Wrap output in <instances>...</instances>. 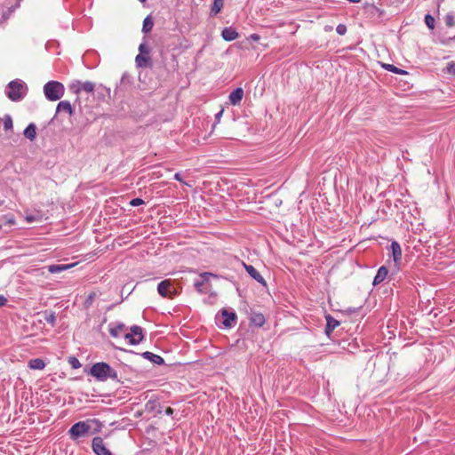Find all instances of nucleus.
<instances>
[{
    "instance_id": "obj_46",
    "label": "nucleus",
    "mask_w": 455,
    "mask_h": 455,
    "mask_svg": "<svg viewBox=\"0 0 455 455\" xmlns=\"http://www.w3.org/2000/svg\"><path fill=\"white\" fill-rule=\"evenodd\" d=\"M347 1L350 3H353V4H357L360 2V0H347Z\"/></svg>"
},
{
    "instance_id": "obj_26",
    "label": "nucleus",
    "mask_w": 455,
    "mask_h": 455,
    "mask_svg": "<svg viewBox=\"0 0 455 455\" xmlns=\"http://www.w3.org/2000/svg\"><path fill=\"white\" fill-rule=\"evenodd\" d=\"M154 26L153 20L150 15L147 16L143 20L142 32L144 34L149 33Z\"/></svg>"
},
{
    "instance_id": "obj_16",
    "label": "nucleus",
    "mask_w": 455,
    "mask_h": 455,
    "mask_svg": "<svg viewBox=\"0 0 455 455\" xmlns=\"http://www.w3.org/2000/svg\"><path fill=\"white\" fill-rule=\"evenodd\" d=\"M97 93V99L100 100H106L107 99H110L111 90L108 87L104 86L103 84H99L95 88Z\"/></svg>"
},
{
    "instance_id": "obj_22",
    "label": "nucleus",
    "mask_w": 455,
    "mask_h": 455,
    "mask_svg": "<svg viewBox=\"0 0 455 455\" xmlns=\"http://www.w3.org/2000/svg\"><path fill=\"white\" fill-rule=\"evenodd\" d=\"M125 329V325L123 323H117L116 324L110 323L109 324V334L112 337H118L120 333Z\"/></svg>"
},
{
    "instance_id": "obj_27",
    "label": "nucleus",
    "mask_w": 455,
    "mask_h": 455,
    "mask_svg": "<svg viewBox=\"0 0 455 455\" xmlns=\"http://www.w3.org/2000/svg\"><path fill=\"white\" fill-rule=\"evenodd\" d=\"M382 67H383L386 70H387V71H389V72H392V73H394V74H398V75H407V74H408V72H407V71H405V70H403V69H401V68H399L395 67V65H393V64H383V65H382Z\"/></svg>"
},
{
    "instance_id": "obj_10",
    "label": "nucleus",
    "mask_w": 455,
    "mask_h": 455,
    "mask_svg": "<svg viewBox=\"0 0 455 455\" xmlns=\"http://www.w3.org/2000/svg\"><path fill=\"white\" fill-rule=\"evenodd\" d=\"M388 273H389L388 268L386 266H381L377 271V274L373 279L372 284L374 286L379 285L387 277H388L389 281L392 280L394 272H392L390 275H388Z\"/></svg>"
},
{
    "instance_id": "obj_21",
    "label": "nucleus",
    "mask_w": 455,
    "mask_h": 455,
    "mask_svg": "<svg viewBox=\"0 0 455 455\" xmlns=\"http://www.w3.org/2000/svg\"><path fill=\"white\" fill-rule=\"evenodd\" d=\"M61 111H65L69 116H73V114H74V109H73L70 102L68 100H62V101L59 102V104L57 105L56 115Z\"/></svg>"
},
{
    "instance_id": "obj_45",
    "label": "nucleus",
    "mask_w": 455,
    "mask_h": 455,
    "mask_svg": "<svg viewBox=\"0 0 455 455\" xmlns=\"http://www.w3.org/2000/svg\"><path fill=\"white\" fill-rule=\"evenodd\" d=\"M156 411L157 414H161L162 413V406L160 405V407H157V409Z\"/></svg>"
},
{
    "instance_id": "obj_18",
    "label": "nucleus",
    "mask_w": 455,
    "mask_h": 455,
    "mask_svg": "<svg viewBox=\"0 0 455 455\" xmlns=\"http://www.w3.org/2000/svg\"><path fill=\"white\" fill-rule=\"evenodd\" d=\"M141 356L143 358L150 361L154 364H157V365L164 364V358L162 356L158 355H156V354L152 353V352H149V351L143 352L141 354Z\"/></svg>"
},
{
    "instance_id": "obj_32",
    "label": "nucleus",
    "mask_w": 455,
    "mask_h": 455,
    "mask_svg": "<svg viewBox=\"0 0 455 455\" xmlns=\"http://www.w3.org/2000/svg\"><path fill=\"white\" fill-rule=\"evenodd\" d=\"M139 54H144V55H149L150 53V48L147 44L146 38L144 37V42H142L139 46Z\"/></svg>"
},
{
    "instance_id": "obj_12",
    "label": "nucleus",
    "mask_w": 455,
    "mask_h": 455,
    "mask_svg": "<svg viewBox=\"0 0 455 455\" xmlns=\"http://www.w3.org/2000/svg\"><path fill=\"white\" fill-rule=\"evenodd\" d=\"M243 267L245 268L248 275L257 281L259 283L262 284L263 286H267V283L263 276L259 274V272L251 265H247L244 262H242Z\"/></svg>"
},
{
    "instance_id": "obj_13",
    "label": "nucleus",
    "mask_w": 455,
    "mask_h": 455,
    "mask_svg": "<svg viewBox=\"0 0 455 455\" xmlns=\"http://www.w3.org/2000/svg\"><path fill=\"white\" fill-rule=\"evenodd\" d=\"M221 315L223 317L222 324L226 328H230L235 324L237 316L235 312H228L224 308L221 310Z\"/></svg>"
},
{
    "instance_id": "obj_29",
    "label": "nucleus",
    "mask_w": 455,
    "mask_h": 455,
    "mask_svg": "<svg viewBox=\"0 0 455 455\" xmlns=\"http://www.w3.org/2000/svg\"><path fill=\"white\" fill-rule=\"evenodd\" d=\"M44 320L46 323H50L52 326H54L56 323V315L52 311L45 310L44 312Z\"/></svg>"
},
{
    "instance_id": "obj_1",
    "label": "nucleus",
    "mask_w": 455,
    "mask_h": 455,
    "mask_svg": "<svg viewBox=\"0 0 455 455\" xmlns=\"http://www.w3.org/2000/svg\"><path fill=\"white\" fill-rule=\"evenodd\" d=\"M103 424L98 419H90L75 423L68 429V435L72 440H77L87 435H94L101 431Z\"/></svg>"
},
{
    "instance_id": "obj_48",
    "label": "nucleus",
    "mask_w": 455,
    "mask_h": 455,
    "mask_svg": "<svg viewBox=\"0 0 455 455\" xmlns=\"http://www.w3.org/2000/svg\"><path fill=\"white\" fill-rule=\"evenodd\" d=\"M139 1H140V2H141V3H144V2H146L147 0H139Z\"/></svg>"
},
{
    "instance_id": "obj_39",
    "label": "nucleus",
    "mask_w": 455,
    "mask_h": 455,
    "mask_svg": "<svg viewBox=\"0 0 455 455\" xmlns=\"http://www.w3.org/2000/svg\"><path fill=\"white\" fill-rule=\"evenodd\" d=\"M144 204V201L141 198L136 197L131 200L130 204L132 206H140Z\"/></svg>"
},
{
    "instance_id": "obj_6",
    "label": "nucleus",
    "mask_w": 455,
    "mask_h": 455,
    "mask_svg": "<svg viewBox=\"0 0 455 455\" xmlns=\"http://www.w3.org/2000/svg\"><path fill=\"white\" fill-rule=\"evenodd\" d=\"M124 339L132 346L140 344L145 339L143 329L139 325H132L130 328V332L124 334Z\"/></svg>"
},
{
    "instance_id": "obj_34",
    "label": "nucleus",
    "mask_w": 455,
    "mask_h": 455,
    "mask_svg": "<svg viewBox=\"0 0 455 455\" xmlns=\"http://www.w3.org/2000/svg\"><path fill=\"white\" fill-rule=\"evenodd\" d=\"M4 131L12 130V119L11 116L6 115L4 119Z\"/></svg>"
},
{
    "instance_id": "obj_9",
    "label": "nucleus",
    "mask_w": 455,
    "mask_h": 455,
    "mask_svg": "<svg viewBox=\"0 0 455 455\" xmlns=\"http://www.w3.org/2000/svg\"><path fill=\"white\" fill-rule=\"evenodd\" d=\"M92 449L96 455H111V451L105 445L100 436H95L92 441Z\"/></svg>"
},
{
    "instance_id": "obj_33",
    "label": "nucleus",
    "mask_w": 455,
    "mask_h": 455,
    "mask_svg": "<svg viewBox=\"0 0 455 455\" xmlns=\"http://www.w3.org/2000/svg\"><path fill=\"white\" fill-rule=\"evenodd\" d=\"M96 297H97L96 292H94V291L90 292L88 294L87 298L85 299L84 307L89 308L92 305Z\"/></svg>"
},
{
    "instance_id": "obj_38",
    "label": "nucleus",
    "mask_w": 455,
    "mask_h": 455,
    "mask_svg": "<svg viewBox=\"0 0 455 455\" xmlns=\"http://www.w3.org/2000/svg\"><path fill=\"white\" fill-rule=\"evenodd\" d=\"M336 32L340 35V36H343L347 33V27L346 25L344 24H339L336 28Z\"/></svg>"
},
{
    "instance_id": "obj_47",
    "label": "nucleus",
    "mask_w": 455,
    "mask_h": 455,
    "mask_svg": "<svg viewBox=\"0 0 455 455\" xmlns=\"http://www.w3.org/2000/svg\"><path fill=\"white\" fill-rule=\"evenodd\" d=\"M56 116L57 115L55 114L54 117L52 120H50V123H52V120L56 117Z\"/></svg>"
},
{
    "instance_id": "obj_35",
    "label": "nucleus",
    "mask_w": 455,
    "mask_h": 455,
    "mask_svg": "<svg viewBox=\"0 0 455 455\" xmlns=\"http://www.w3.org/2000/svg\"><path fill=\"white\" fill-rule=\"evenodd\" d=\"M68 363L70 364L72 369H78V368L81 367V363L75 356H69L68 357Z\"/></svg>"
},
{
    "instance_id": "obj_17",
    "label": "nucleus",
    "mask_w": 455,
    "mask_h": 455,
    "mask_svg": "<svg viewBox=\"0 0 455 455\" xmlns=\"http://www.w3.org/2000/svg\"><path fill=\"white\" fill-rule=\"evenodd\" d=\"M221 36L225 41L231 42L238 38L239 34L231 27L224 28L221 32Z\"/></svg>"
},
{
    "instance_id": "obj_7",
    "label": "nucleus",
    "mask_w": 455,
    "mask_h": 455,
    "mask_svg": "<svg viewBox=\"0 0 455 455\" xmlns=\"http://www.w3.org/2000/svg\"><path fill=\"white\" fill-rule=\"evenodd\" d=\"M69 88L76 94H79L81 91L92 93L95 91L96 84L91 81L81 82L80 80H75L71 83Z\"/></svg>"
},
{
    "instance_id": "obj_31",
    "label": "nucleus",
    "mask_w": 455,
    "mask_h": 455,
    "mask_svg": "<svg viewBox=\"0 0 455 455\" xmlns=\"http://www.w3.org/2000/svg\"><path fill=\"white\" fill-rule=\"evenodd\" d=\"M424 20L428 28H430V29L435 28V20L431 14H429V13L426 14Z\"/></svg>"
},
{
    "instance_id": "obj_15",
    "label": "nucleus",
    "mask_w": 455,
    "mask_h": 455,
    "mask_svg": "<svg viewBox=\"0 0 455 455\" xmlns=\"http://www.w3.org/2000/svg\"><path fill=\"white\" fill-rule=\"evenodd\" d=\"M325 319H326V326H325L324 332L327 336H330L331 333L334 331V329L340 324V323L338 320H336L334 317H332L331 315H327L325 316Z\"/></svg>"
},
{
    "instance_id": "obj_2",
    "label": "nucleus",
    "mask_w": 455,
    "mask_h": 455,
    "mask_svg": "<svg viewBox=\"0 0 455 455\" xmlns=\"http://www.w3.org/2000/svg\"><path fill=\"white\" fill-rule=\"evenodd\" d=\"M89 373L100 381H106L107 379H111L112 380L120 382L117 371L105 362L92 364L90 368Z\"/></svg>"
},
{
    "instance_id": "obj_11",
    "label": "nucleus",
    "mask_w": 455,
    "mask_h": 455,
    "mask_svg": "<svg viewBox=\"0 0 455 455\" xmlns=\"http://www.w3.org/2000/svg\"><path fill=\"white\" fill-rule=\"evenodd\" d=\"M390 251L395 262V266L396 267V270L398 271L399 265L402 260V249L399 243L396 241H393L390 245Z\"/></svg>"
},
{
    "instance_id": "obj_4",
    "label": "nucleus",
    "mask_w": 455,
    "mask_h": 455,
    "mask_svg": "<svg viewBox=\"0 0 455 455\" xmlns=\"http://www.w3.org/2000/svg\"><path fill=\"white\" fill-rule=\"evenodd\" d=\"M65 92L64 85L58 81H49L44 85L45 98L51 101H56L62 98Z\"/></svg>"
},
{
    "instance_id": "obj_37",
    "label": "nucleus",
    "mask_w": 455,
    "mask_h": 455,
    "mask_svg": "<svg viewBox=\"0 0 455 455\" xmlns=\"http://www.w3.org/2000/svg\"><path fill=\"white\" fill-rule=\"evenodd\" d=\"M445 24L447 27H453L455 25L454 17L451 14H447L445 16Z\"/></svg>"
},
{
    "instance_id": "obj_43",
    "label": "nucleus",
    "mask_w": 455,
    "mask_h": 455,
    "mask_svg": "<svg viewBox=\"0 0 455 455\" xmlns=\"http://www.w3.org/2000/svg\"><path fill=\"white\" fill-rule=\"evenodd\" d=\"M250 38L253 41H259L260 39V36L258 34H251L250 36Z\"/></svg>"
},
{
    "instance_id": "obj_14",
    "label": "nucleus",
    "mask_w": 455,
    "mask_h": 455,
    "mask_svg": "<svg viewBox=\"0 0 455 455\" xmlns=\"http://www.w3.org/2000/svg\"><path fill=\"white\" fill-rule=\"evenodd\" d=\"M243 89L242 87H238L232 91L228 96L229 101L232 105H238L243 98Z\"/></svg>"
},
{
    "instance_id": "obj_40",
    "label": "nucleus",
    "mask_w": 455,
    "mask_h": 455,
    "mask_svg": "<svg viewBox=\"0 0 455 455\" xmlns=\"http://www.w3.org/2000/svg\"><path fill=\"white\" fill-rule=\"evenodd\" d=\"M7 303V299L4 295H0V307L5 306Z\"/></svg>"
},
{
    "instance_id": "obj_8",
    "label": "nucleus",
    "mask_w": 455,
    "mask_h": 455,
    "mask_svg": "<svg viewBox=\"0 0 455 455\" xmlns=\"http://www.w3.org/2000/svg\"><path fill=\"white\" fill-rule=\"evenodd\" d=\"M172 289V283L170 279L160 282L157 285V291L163 298L173 299L177 295L175 289Z\"/></svg>"
},
{
    "instance_id": "obj_41",
    "label": "nucleus",
    "mask_w": 455,
    "mask_h": 455,
    "mask_svg": "<svg viewBox=\"0 0 455 455\" xmlns=\"http://www.w3.org/2000/svg\"><path fill=\"white\" fill-rule=\"evenodd\" d=\"M222 114H223V110H220V111H219V112L215 115V123H219V122H220V117L222 116Z\"/></svg>"
},
{
    "instance_id": "obj_44",
    "label": "nucleus",
    "mask_w": 455,
    "mask_h": 455,
    "mask_svg": "<svg viewBox=\"0 0 455 455\" xmlns=\"http://www.w3.org/2000/svg\"><path fill=\"white\" fill-rule=\"evenodd\" d=\"M174 179H175L176 180H178V181L182 182L181 174H180V173H179V172L175 173V175H174Z\"/></svg>"
},
{
    "instance_id": "obj_5",
    "label": "nucleus",
    "mask_w": 455,
    "mask_h": 455,
    "mask_svg": "<svg viewBox=\"0 0 455 455\" xmlns=\"http://www.w3.org/2000/svg\"><path fill=\"white\" fill-rule=\"evenodd\" d=\"M210 277H217V275L211 272H204L199 275L197 279L195 280L194 287L197 292L201 294L208 292L212 287Z\"/></svg>"
},
{
    "instance_id": "obj_30",
    "label": "nucleus",
    "mask_w": 455,
    "mask_h": 455,
    "mask_svg": "<svg viewBox=\"0 0 455 455\" xmlns=\"http://www.w3.org/2000/svg\"><path fill=\"white\" fill-rule=\"evenodd\" d=\"M71 267V265H51L49 266L48 267V270L50 273H59V272H61L63 270H66L68 268H69Z\"/></svg>"
},
{
    "instance_id": "obj_24",
    "label": "nucleus",
    "mask_w": 455,
    "mask_h": 455,
    "mask_svg": "<svg viewBox=\"0 0 455 455\" xmlns=\"http://www.w3.org/2000/svg\"><path fill=\"white\" fill-rule=\"evenodd\" d=\"M28 367L32 370H43L45 363L41 358H35L28 361Z\"/></svg>"
},
{
    "instance_id": "obj_28",
    "label": "nucleus",
    "mask_w": 455,
    "mask_h": 455,
    "mask_svg": "<svg viewBox=\"0 0 455 455\" xmlns=\"http://www.w3.org/2000/svg\"><path fill=\"white\" fill-rule=\"evenodd\" d=\"M157 407H160V403L156 399H150L145 404V409L148 412L155 411Z\"/></svg>"
},
{
    "instance_id": "obj_49",
    "label": "nucleus",
    "mask_w": 455,
    "mask_h": 455,
    "mask_svg": "<svg viewBox=\"0 0 455 455\" xmlns=\"http://www.w3.org/2000/svg\"><path fill=\"white\" fill-rule=\"evenodd\" d=\"M451 40H455V36L453 37H451Z\"/></svg>"
},
{
    "instance_id": "obj_20",
    "label": "nucleus",
    "mask_w": 455,
    "mask_h": 455,
    "mask_svg": "<svg viewBox=\"0 0 455 455\" xmlns=\"http://www.w3.org/2000/svg\"><path fill=\"white\" fill-rule=\"evenodd\" d=\"M250 323L255 327H261L265 323V316L261 313L253 312L250 317Z\"/></svg>"
},
{
    "instance_id": "obj_23",
    "label": "nucleus",
    "mask_w": 455,
    "mask_h": 455,
    "mask_svg": "<svg viewBox=\"0 0 455 455\" xmlns=\"http://www.w3.org/2000/svg\"><path fill=\"white\" fill-rule=\"evenodd\" d=\"M36 124L34 123H31L26 127L23 134L27 139H28L29 140L32 141L36 139Z\"/></svg>"
},
{
    "instance_id": "obj_25",
    "label": "nucleus",
    "mask_w": 455,
    "mask_h": 455,
    "mask_svg": "<svg viewBox=\"0 0 455 455\" xmlns=\"http://www.w3.org/2000/svg\"><path fill=\"white\" fill-rule=\"evenodd\" d=\"M224 5V0H214L213 4L211 8L210 15L212 17L216 16L218 13L220 12L221 9Z\"/></svg>"
},
{
    "instance_id": "obj_36",
    "label": "nucleus",
    "mask_w": 455,
    "mask_h": 455,
    "mask_svg": "<svg viewBox=\"0 0 455 455\" xmlns=\"http://www.w3.org/2000/svg\"><path fill=\"white\" fill-rule=\"evenodd\" d=\"M444 72L451 75H455V62H449L444 68Z\"/></svg>"
},
{
    "instance_id": "obj_42",
    "label": "nucleus",
    "mask_w": 455,
    "mask_h": 455,
    "mask_svg": "<svg viewBox=\"0 0 455 455\" xmlns=\"http://www.w3.org/2000/svg\"><path fill=\"white\" fill-rule=\"evenodd\" d=\"M165 414L168 416H172L174 412L173 409L171 407H167L164 411Z\"/></svg>"
},
{
    "instance_id": "obj_19",
    "label": "nucleus",
    "mask_w": 455,
    "mask_h": 455,
    "mask_svg": "<svg viewBox=\"0 0 455 455\" xmlns=\"http://www.w3.org/2000/svg\"><path fill=\"white\" fill-rule=\"evenodd\" d=\"M135 62L139 68H149L152 66L151 58L149 55L138 54L135 58Z\"/></svg>"
},
{
    "instance_id": "obj_3",
    "label": "nucleus",
    "mask_w": 455,
    "mask_h": 455,
    "mask_svg": "<svg viewBox=\"0 0 455 455\" xmlns=\"http://www.w3.org/2000/svg\"><path fill=\"white\" fill-rule=\"evenodd\" d=\"M28 92V88L27 84L20 79L11 81L4 89L5 95L13 102L21 101L27 96Z\"/></svg>"
}]
</instances>
